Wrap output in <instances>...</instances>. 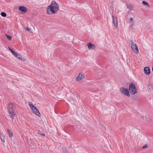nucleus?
Here are the masks:
<instances>
[{"instance_id":"2","label":"nucleus","mask_w":153,"mask_h":153,"mask_svg":"<svg viewBox=\"0 0 153 153\" xmlns=\"http://www.w3.org/2000/svg\"><path fill=\"white\" fill-rule=\"evenodd\" d=\"M8 117L13 119L14 116L16 115L17 111L14 105L12 103H10L8 105Z\"/></svg>"},{"instance_id":"19","label":"nucleus","mask_w":153,"mask_h":153,"mask_svg":"<svg viewBox=\"0 0 153 153\" xmlns=\"http://www.w3.org/2000/svg\"><path fill=\"white\" fill-rule=\"evenodd\" d=\"M127 8H128L130 10H131L132 9V6L131 5H127Z\"/></svg>"},{"instance_id":"5","label":"nucleus","mask_w":153,"mask_h":153,"mask_svg":"<svg viewBox=\"0 0 153 153\" xmlns=\"http://www.w3.org/2000/svg\"><path fill=\"white\" fill-rule=\"evenodd\" d=\"M120 91L123 94L128 97L129 96L130 94L128 91L127 89L123 87H122L120 88Z\"/></svg>"},{"instance_id":"20","label":"nucleus","mask_w":153,"mask_h":153,"mask_svg":"<svg viewBox=\"0 0 153 153\" xmlns=\"http://www.w3.org/2000/svg\"><path fill=\"white\" fill-rule=\"evenodd\" d=\"M38 133L39 134H40L41 135H42L43 136H45V134L44 133H43L42 131H39Z\"/></svg>"},{"instance_id":"13","label":"nucleus","mask_w":153,"mask_h":153,"mask_svg":"<svg viewBox=\"0 0 153 153\" xmlns=\"http://www.w3.org/2000/svg\"><path fill=\"white\" fill-rule=\"evenodd\" d=\"M147 88L149 90H151L153 89V85L152 84H149Z\"/></svg>"},{"instance_id":"12","label":"nucleus","mask_w":153,"mask_h":153,"mask_svg":"<svg viewBox=\"0 0 153 153\" xmlns=\"http://www.w3.org/2000/svg\"><path fill=\"white\" fill-rule=\"evenodd\" d=\"M84 75L82 74H79L76 78V80H79L84 78Z\"/></svg>"},{"instance_id":"10","label":"nucleus","mask_w":153,"mask_h":153,"mask_svg":"<svg viewBox=\"0 0 153 153\" xmlns=\"http://www.w3.org/2000/svg\"><path fill=\"white\" fill-rule=\"evenodd\" d=\"M144 73L146 74H149L150 73V69L149 67H145L144 69Z\"/></svg>"},{"instance_id":"27","label":"nucleus","mask_w":153,"mask_h":153,"mask_svg":"<svg viewBox=\"0 0 153 153\" xmlns=\"http://www.w3.org/2000/svg\"><path fill=\"white\" fill-rule=\"evenodd\" d=\"M7 130L8 134L11 132L10 131L9 129H7Z\"/></svg>"},{"instance_id":"21","label":"nucleus","mask_w":153,"mask_h":153,"mask_svg":"<svg viewBox=\"0 0 153 153\" xmlns=\"http://www.w3.org/2000/svg\"><path fill=\"white\" fill-rule=\"evenodd\" d=\"M62 150L63 151V152H65V153H68L67 151L64 148L62 149Z\"/></svg>"},{"instance_id":"8","label":"nucleus","mask_w":153,"mask_h":153,"mask_svg":"<svg viewBox=\"0 0 153 153\" xmlns=\"http://www.w3.org/2000/svg\"><path fill=\"white\" fill-rule=\"evenodd\" d=\"M19 10L22 13H25L27 11V9L24 6H20L19 7Z\"/></svg>"},{"instance_id":"15","label":"nucleus","mask_w":153,"mask_h":153,"mask_svg":"<svg viewBox=\"0 0 153 153\" xmlns=\"http://www.w3.org/2000/svg\"><path fill=\"white\" fill-rule=\"evenodd\" d=\"M0 137L1 139V140L3 142H5V140H4L5 137H4V136L3 135L1 134H0Z\"/></svg>"},{"instance_id":"3","label":"nucleus","mask_w":153,"mask_h":153,"mask_svg":"<svg viewBox=\"0 0 153 153\" xmlns=\"http://www.w3.org/2000/svg\"><path fill=\"white\" fill-rule=\"evenodd\" d=\"M129 90L130 93L132 94H134L137 93V89L134 83H131L129 85Z\"/></svg>"},{"instance_id":"17","label":"nucleus","mask_w":153,"mask_h":153,"mask_svg":"<svg viewBox=\"0 0 153 153\" xmlns=\"http://www.w3.org/2000/svg\"><path fill=\"white\" fill-rule=\"evenodd\" d=\"M1 14L2 16L4 17H5L6 16V14L4 12H2L1 13Z\"/></svg>"},{"instance_id":"1","label":"nucleus","mask_w":153,"mask_h":153,"mask_svg":"<svg viewBox=\"0 0 153 153\" xmlns=\"http://www.w3.org/2000/svg\"><path fill=\"white\" fill-rule=\"evenodd\" d=\"M59 9V5L54 1H52L51 4L48 6L47 8V13L52 14L56 13Z\"/></svg>"},{"instance_id":"28","label":"nucleus","mask_w":153,"mask_h":153,"mask_svg":"<svg viewBox=\"0 0 153 153\" xmlns=\"http://www.w3.org/2000/svg\"><path fill=\"white\" fill-rule=\"evenodd\" d=\"M130 21H132L133 20V18H131L130 19Z\"/></svg>"},{"instance_id":"6","label":"nucleus","mask_w":153,"mask_h":153,"mask_svg":"<svg viewBox=\"0 0 153 153\" xmlns=\"http://www.w3.org/2000/svg\"><path fill=\"white\" fill-rule=\"evenodd\" d=\"M113 23L115 27H117L118 26L117 19V17H115L113 16H112Z\"/></svg>"},{"instance_id":"11","label":"nucleus","mask_w":153,"mask_h":153,"mask_svg":"<svg viewBox=\"0 0 153 153\" xmlns=\"http://www.w3.org/2000/svg\"><path fill=\"white\" fill-rule=\"evenodd\" d=\"M88 47L89 49L93 50L95 48V45L89 43L88 45Z\"/></svg>"},{"instance_id":"23","label":"nucleus","mask_w":153,"mask_h":153,"mask_svg":"<svg viewBox=\"0 0 153 153\" xmlns=\"http://www.w3.org/2000/svg\"><path fill=\"white\" fill-rule=\"evenodd\" d=\"M9 49L10 51H11L12 53H14V51H13L9 47Z\"/></svg>"},{"instance_id":"18","label":"nucleus","mask_w":153,"mask_h":153,"mask_svg":"<svg viewBox=\"0 0 153 153\" xmlns=\"http://www.w3.org/2000/svg\"><path fill=\"white\" fill-rule=\"evenodd\" d=\"M7 37V38L9 40H11V38H12V36H10L9 35H7V34L5 35Z\"/></svg>"},{"instance_id":"22","label":"nucleus","mask_w":153,"mask_h":153,"mask_svg":"<svg viewBox=\"0 0 153 153\" xmlns=\"http://www.w3.org/2000/svg\"><path fill=\"white\" fill-rule=\"evenodd\" d=\"M8 134L10 137H13V135L12 132L9 133Z\"/></svg>"},{"instance_id":"25","label":"nucleus","mask_w":153,"mask_h":153,"mask_svg":"<svg viewBox=\"0 0 153 153\" xmlns=\"http://www.w3.org/2000/svg\"><path fill=\"white\" fill-rule=\"evenodd\" d=\"M129 27L132 30L133 29V25H131L129 26Z\"/></svg>"},{"instance_id":"7","label":"nucleus","mask_w":153,"mask_h":153,"mask_svg":"<svg viewBox=\"0 0 153 153\" xmlns=\"http://www.w3.org/2000/svg\"><path fill=\"white\" fill-rule=\"evenodd\" d=\"M32 110L33 112L36 115H37L39 117L40 116V114L36 107L34 109H33Z\"/></svg>"},{"instance_id":"14","label":"nucleus","mask_w":153,"mask_h":153,"mask_svg":"<svg viewBox=\"0 0 153 153\" xmlns=\"http://www.w3.org/2000/svg\"><path fill=\"white\" fill-rule=\"evenodd\" d=\"M29 105L32 109H34L36 107L35 106L32 104V102H30L29 103Z\"/></svg>"},{"instance_id":"26","label":"nucleus","mask_w":153,"mask_h":153,"mask_svg":"<svg viewBox=\"0 0 153 153\" xmlns=\"http://www.w3.org/2000/svg\"><path fill=\"white\" fill-rule=\"evenodd\" d=\"M25 30H28V31H29L30 30H31V29L29 28L28 27H27V28H25Z\"/></svg>"},{"instance_id":"29","label":"nucleus","mask_w":153,"mask_h":153,"mask_svg":"<svg viewBox=\"0 0 153 153\" xmlns=\"http://www.w3.org/2000/svg\"><path fill=\"white\" fill-rule=\"evenodd\" d=\"M130 12H131V11H128V13H130Z\"/></svg>"},{"instance_id":"9","label":"nucleus","mask_w":153,"mask_h":153,"mask_svg":"<svg viewBox=\"0 0 153 153\" xmlns=\"http://www.w3.org/2000/svg\"><path fill=\"white\" fill-rule=\"evenodd\" d=\"M12 54L14 55L15 56L17 57L18 58L21 60H22V58L21 55L18 53H16L14 51V53H13Z\"/></svg>"},{"instance_id":"4","label":"nucleus","mask_w":153,"mask_h":153,"mask_svg":"<svg viewBox=\"0 0 153 153\" xmlns=\"http://www.w3.org/2000/svg\"><path fill=\"white\" fill-rule=\"evenodd\" d=\"M131 47L133 52L135 53H138L139 51L137 45L133 41H131Z\"/></svg>"},{"instance_id":"24","label":"nucleus","mask_w":153,"mask_h":153,"mask_svg":"<svg viewBox=\"0 0 153 153\" xmlns=\"http://www.w3.org/2000/svg\"><path fill=\"white\" fill-rule=\"evenodd\" d=\"M148 146H147V144H145L144 146H143V147H142V148L143 149H145V148H146Z\"/></svg>"},{"instance_id":"16","label":"nucleus","mask_w":153,"mask_h":153,"mask_svg":"<svg viewBox=\"0 0 153 153\" xmlns=\"http://www.w3.org/2000/svg\"><path fill=\"white\" fill-rule=\"evenodd\" d=\"M142 4L144 5H147L149 7V3L145 1H143L142 2Z\"/></svg>"}]
</instances>
